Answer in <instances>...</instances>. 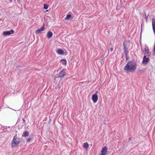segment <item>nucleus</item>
<instances>
[{
	"label": "nucleus",
	"instance_id": "f257e3e1",
	"mask_svg": "<svg viewBox=\"0 0 155 155\" xmlns=\"http://www.w3.org/2000/svg\"><path fill=\"white\" fill-rule=\"evenodd\" d=\"M136 64L132 62H129L124 68V70L128 72H132L136 69Z\"/></svg>",
	"mask_w": 155,
	"mask_h": 155
},
{
	"label": "nucleus",
	"instance_id": "f03ea898",
	"mask_svg": "<svg viewBox=\"0 0 155 155\" xmlns=\"http://www.w3.org/2000/svg\"><path fill=\"white\" fill-rule=\"evenodd\" d=\"M20 142L19 138L17 137V135L14 137L11 143L12 147V148L16 147Z\"/></svg>",
	"mask_w": 155,
	"mask_h": 155
},
{
	"label": "nucleus",
	"instance_id": "7ed1b4c3",
	"mask_svg": "<svg viewBox=\"0 0 155 155\" xmlns=\"http://www.w3.org/2000/svg\"><path fill=\"white\" fill-rule=\"evenodd\" d=\"M14 33V31L13 30H11L9 31H4L2 33V35L4 36H6L13 34Z\"/></svg>",
	"mask_w": 155,
	"mask_h": 155
},
{
	"label": "nucleus",
	"instance_id": "20e7f679",
	"mask_svg": "<svg viewBox=\"0 0 155 155\" xmlns=\"http://www.w3.org/2000/svg\"><path fill=\"white\" fill-rule=\"evenodd\" d=\"M97 91H96V93L94 94L92 97V99L94 103H96L98 99V96L97 95Z\"/></svg>",
	"mask_w": 155,
	"mask_h": 155
},
{
	"label": "nucleus",
	"instance_id": "39448f33",
	"mask_svg": "<svg viewBox=\"0 0 155 155\" xmlns=\"http://www.w3.org/2000/svg\"><path fill=\"white\" fill-rule=\"evenodd\" d=\"M66 73L65 72V71L64 69H63L62 70H61L59 73L58 75V78H63L64 76L66 75Z\"/></svg>",
	"mask_w": 155,
	"mask_h": 155
},
{
	"label": "nucleus",
	"instance_id": "423d86ee",
	"mask_svg": "<svg viewBox=\"0 0 155 155\" xmlns=\"http://www.w3.org/2000/svg\"><path fill=\"white\" fill-rule=\"evenodd\" d=\"M107 151V148L106 147H104L101 151L100 155H106Z\"/></svg>",
	"mask_w": 155,
	"mask_h": 155
},
{
	"label": "nucleus",
	"instance_id": "0eeeda50",
	"mask_svg": "<svg viewBox=\"0 0 155 155\" xmlns=\"http://www.w3.org/2000/svg\"><path fill=\"white\" fill-rule=\"evenodd\" d=\"M147 55H145L143 58V64H146L149 62V59L148 58L146 57Z\"/></svg>",
	"mask_w": 155,
	"mask_h": 155
},
{
	"label": "nucleus",
	"instance_id": "6e6552de",
	"mask_svg": "<svg viewBox=\"0 0 155 155\" xmlns=\"http://www.w3.org/2000/svg\"><path fill=\"white\" fill-rule=\"evenodd\" d=\"M123 45L124 47V51H128L127 43L124 41L123 42Z\"/></svg>",
	"mask_w": 155,
	"mask_h": 155
},
{
	"label": "nucleus",
	"instance_id": "1a4fd4ad",
	"mask_svg": "<svg viewBox=\"0 0 155 155\" xmlns=\"http://www.w3.org/2000/svg\"><path fill=\"white\" fill-rule=\"evenodd\" d=\"M45 29V27L44 26L41 27L40 29L37 30L36 31V34H38L41 32L43 31Z\"/></svg>",
	"mask_w": 155,
	"mask_h": 155
},
{
	"label": "nucleus",
	"instance_id": "9d476101",
	"mask_svg": "<svg viewBox=\"0 0 155 155\" xmlns=\"http://www.w3.org/2000/svg\"><path fill=\"white\" fill-rule=\"evenodd\" d=\"M53 35V34L52 32L50 31H49L48 32L47 34V37L49 38H51Z\"/></svg>",
	"mask_w": 155,
	"mask_h": 155
},
{
	"label": "nucleus",
	"instance_id": "9b49d317",
	"mask_svg": "<svg viewBox=\"0 0 155 155\" xmlns=\"http://www.w3.org/2000/svg\"><path fill=\"white\" fill-rule=\"evenodd\" d=\"M57 53L59 54H64V52L61 49H58L57 51H56Z\"/></svg>",
	"mask_w": 155,
	"mask_h": 155
},
{
	"label": "nucleus",
	"instance_id": "f8f14e48",
	"mask_svg": "<svg viewBox=\"0 0 155 155\" xmlns=\"http://www.w3.org/2000/svg\"><path fill=\"white\" fill-rule=\"evenodd\" d=\"M83 147L84 148L87 149L89 147V145L88 143L87 142L84 143L83 144Z\"/></svg>",
	"mask_w": 155,
	"mask_h": 155
},
{
	"label": "nucleus",
	"instance_id": "ddd939ff",
	"mask_svg": "<svg viewBox=\"0 0 155 155\" xmlns=\"http://www.w3.org/2000/svg\"><path fill=\"white\" fill-rule=\"evenodd\" d=\"M60 61L61 63L63 64V65H66L67 64V61L65 59H62Z\"/></svg>",
	"mask_w": 155,
	"mask_h": 155
},
{
	"label": "nucleus",
	"instance_id": "4468645a",
	"mask_svg": "<svg viewBox=\"0 0 155 155\" xmlns=\"http://www.w3.org/2000/svg\"><path fill=\"white\" fill-rule=\"evenodd\" d=\"M124 52L125 55V57H126V59L127 60L129 59V57L128 55V51H124Z\"/></svg>",
	"mask_w": 155,
	"mask_h": 155
},
{
	"label": "nucleus",
	"instance_id": "2eb2a0df",
	"mask_svg": "<svg viewBox=\"0 0 155 155\" xmlns=\"http://www.w3.org/2000/svg\"><path fill=\"white\" fill-rule=\"evenodd\" d=\"M29 134V132L28 131H25L24 132L23 136L24 137H28Z\"/></svg>",
	"mask_w": 155,
	"mask_h": 155
},
{
	"label": "nucleus",
	"instance_id": "dca6fc26",
	"mask_svg": "<svg viewBox=\"0 0 155 155\" xmlns=\"http://www.w3.org/2000/svg\"><path fill=\"white\" fill-rule=\"evenodd\" d=\"M71 17V15H68L64 19L65 20H68Z\"/></svg>",
	"mask_w": 155,
	"mask_h": 155
},
{
	"label": "nucleus",
	"instance_id": "f3484780",
	"mask_svg": "<svg viewBox=\"0 0 155 155\" xmlns=\"http://www.w3.org/2000/svg\"><path fill=\"white\" fill-rule=\"evenodd\" d=\"M49 5L46 4H44V8L45 9H47L48 8Z\"/></svg>",
	"mask_w": 155,
	"mask_h": 155
},
{
	"label": "nucleus",
	"instance_id": "a211bd4d",
	"mask_svg": "<svg viewBox=\"0 0 155 155\" xmlns=\"http://www.w3.org/2000/svg\"><path fill=\"white\" fill-rule=\"evenodd\" d=\"M145 52L146 54H147V56H149L150 55L149 52V50L148 49H145Z\"/></svg>",
	"mask_w": 155,
	"mask_h": 155
},
{
	"label": "nucleus",
	"instance_id": "6ab92c4d",
	"mask_svg": "<svg viewBox=\"0 0 155 155\" xmlns=\"http://www.w3.org/2000/svg\"><path fill=\"white\" fill-rule=\"evenodd\" d=\"M31 140V138H28L26 139L27 142H29Z\"/></svg>",
	"mask_w": 155,
	"mask_h": 155
},
{
	"label": "nucleus",
	"instance_id": "aec40b11",
	"mask_svg": "<svg viewBox=\"0 0 155 155\" xmlns=\"http://www.w3.org/2000/svg\"><path fill=\"white\" fill-rule=\"evenodd\" d=\"M110 50L111 51H113V48H110Z\"/></svg>",
	"mask_w": 155,
	"mask_h": 155
}]
</instances>
